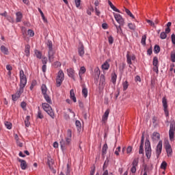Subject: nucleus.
Instances as JSON below:
<instances>
[{
    "label": "nucleus",
    "instance_id": "f257e3e1",
    "mask_svg": "<svg viewBox=\"0 0 175 175\" xmlns=\"http://www.w3.org/2000/svg\"><path fill=\"white\" fill-rule=\"evenodd\" d=\"M46 47H48V58L49 62H53L54 61V55L55 54V51L53 49V42L51 40H48L46 42Z\"/></svg>",
    "mask_w": 175,
    "mask_h": 175
},
{
    "label": "nucleus",
    "instance_id": "f03ea898",
    "mask_svg": "<svg viewBox=\"0 0 175 175\" xmlns=\"http://www.w3.org/2000/svg\"><path fill=\"white\" fill-rule=\"evenodd\" d=\"M70 142H72V130L68 129L67 131V136L66 137V142L62 139L60 141L61 147H65V145L69 146L70 144Z\"/></svg>",
    "mask_w": 175,
    "mask_h": 175
},
{
    "label": "nucleus",
    "instance_id": "7ed1b4c3",
    "mask_svg": "<svg viewBox=\"0 0 175 175\" xmlns=\"http://www.w3.org/2000/svg\"><path fill=\"white\" fill-rule=\"evenodd\" d=\"M42 107L43 110H44V111H46V113H47V114H49V116H50L51 118H55V116L54 115V111H53V109L51 108L50 105L44 103H42Z\"/></svg>",
    "mask_w": 175,
    "mask_h": 175
},
{
    "label": "nucleus",
    "instance_id": "20e7f679",
    "mask_svg": "<svg viewBox=\"0 0 175 175\" xmlns=\"http://www.w3.org/2000/svg\"><path fill=\"white\" fill-rule=\"evenodd\" d=\"M65 79V74H64V71L62 70H59L57 72V75L56 77V85L57 87H61V84H62V81H64Z\"/></svg>",
    "mask_w": 175,
    "mask_h": 175
},
{
    "label": "nucleus",
    "instance_id": "39448f33",
    "mask_svg": "<svg viewBox=\"0 0 175 175\" xmlns=\"http://www.w3.org/2000/svg\"><path fill=\"white\" fill-rule=\"evenodd\" d=\"M20 87L21 88H25V85H27V77L23 70H20Z\"/></svg>",
    "mask_w": 175,
    "mask_h": 175
},
{
    "label": "nucleus",
    "instance_id": "423d86ee",
    "mask_svg": "<svg viewBox=\"0 0 175 175\" xmlns=\"http://www.w3.org/2000/svg\"><path fill=\"white\" fill-rule=\"evenodd\" d=\"M145 152L146 157L150 159L151 158V144L148 139H146L145 142Z\"/></svg>",
    "mask_w": 175,
    "mask_h": 175
},
{
    "label": "nucleus",
    "instance_id": "0eeeda50",
    "mask_svg": "<svg viewBox=\"0 0 175 175\" xmlns=\"http://www.w3.org/2000/svg\"><path fill=\"white\" fill-rule=\"evenodd\" d=\"M24 92V88H19V90L16 91V94L12 95V100H17L18 98L21 96V94Z\"/></svg>",
    "mask_w": 175,
    "mask_h": 175
},
{
    "label": "nucleus",
    "instance_id": "6e6552de",
    "mask_svg": "<svg viewBox=\"0 0 175 175\" xmlns=\"http://www.w3.org/2000/svg\"><path fill=\"white\" fill-rule=\"evenodd\" d=\"M113 15L115 20L117 21V23H118V24H120V25H124V24H125V21L121 14L113 13Z\"/></svg>",
    "mask_w": 175,
    "mask_h": 175
},
{
    "label": "nucleus",
    "instance_id": "1a4fd4ad",
    "mask_svg": "<svg viewBox=\"0 0 175 175\" xmlns=\"http://www.w3.org/2000/svg\"><path fill=\"white\" fill-rule=\"evenodd\" d=\"M162 154V141H159L156 147L157 158H159V155Z\"/></svg>",
    "mask_w": 175,
    "mask_h": 175
},
{
    "label": "nucleus",
    "instance_id": "9d476101",
    "mask_svg": "<svg viewBox=\"0 0 175 175\" xmlns=\"http://www.w3.org/2000/svg\"><path fill=\"white\" fill-rule=\"evenodd\" d=\"M165 151L167 154V157H170V155H172V152H173V150H172V146L170 145L169 142H165Z\"/></svg>",
    "mask_w": 175,
    "mask_h": 175
},
{
    "label": "nucleus",
    "instance_id": "9b49d317",
    "mask_svg": "<svg viewBox=\"0 0 175 175\" xmlns=\"http://www.w3.org/2000/svg\"><path fill=\"white\" fill-rule=\"evenodd\" d=\"M136 59V57L135 55H129V53L126 54V62L129 65H132V61H135ZM129 68H131V66H129Z\"/></svg>",
    "mask_w": 175,
    "mask_h": 175
},
{
    "label": "nucleus",
    "instance_id": "f8f14e48",
    "mask_svg": "<svg viewBox=\"0 0 175 175\" xmlns=\"http://www.w3.org/2000/svg\"><path fill=\"white\" fill-rule=\"evenodd\" d=\"M110 59H107L106 60L103 65L101 66V68L103 69V70H109V69L110 68Z\"/></svg>",
    "mask_w": 175,
    "mask_h": 175
},
{
    "label": "nucleus",
    "instance_id": "ddd939ff",
    "mask_svg": "<svg viewBox=\"0 0 175 175\" xmlns=\"http://www.w3.org/2000/svg\"><path fill=\"white\" fill-rule=\"evenodd\" d=\"M78 53H79V55H80V57H83L84 55V45L83 44V43H79V46L78 48Z\"/></svg>",
    "mask_w": 175,
    "mask_h": 175
},
{
    "label": "nucleus",
    "instance_id": "4468645a",
    "mask_svg": "<svg viewBox=\"0 0 175 175\" xmlns=\"http://www.w3.org/2000/svg\"><path fill=\"white\" fill-rule=\"evenodd\" d=\"M18 162L21 163V168L22 170H25L27 167V161L21 159H18Z\"/></svg>",
    "mask_w": 175,
    "mask_h": 175
},
{
    "label": "nucleus",
    "instance_id": "2eb2a0df",
    "mask_svg": "<svg viewBox=\"0 0 175 175\" xmlns=\"http://www.w3.org/2000/svg\"><path fill=\"white\" fill-rule=\"evenodd\" d=\"M151 137L153 142H158V140H159L161 138V135H159V133L154 132Z\"/></svg>",
    "mask_w": 175,
    "mask_h": 175
},
{
    "label": "nucleus",
    "instance_id": "dca6fc26",
    "mask_svg": "<svg viewBox=\"0 0 175 175\" xmlns=\"http://www.w3.org/2000/svg\"><path fill=\"white\" fill-rule=\"evenodd\" d=\"M87 72V70L85 69V67L81 66L80 68L79 72V77L80 80H83V75Z\"/></svg>",
    "mask_w": 175,
    "mask_h": 175
},
{
    "label": "nucleus",
    "instance_id": "f3484780",
    "mask_svg": "<svg viewBox=\"0 0 175 175\" xmlns=\"http://www.w3.org/2000/svg\"><path fill=\"white\" fill-rule=\"evenodd\" d=\"M16 23H21V20H23V13L21 12H18L16 13Z\"/></svg>",
    "mask_w": 175,
    "mask_h": 175
},
{
    "label": "nucleus",
    "instance_id": "a211bd4d",
    "mask_svg": "<svg viewBox=\"0 0 175 175\" xmlns=\"http://www.w3.org/2000/svg\"><path fill=\"white\" fill-rule=\"evenodd\" d=\"M68 76L71 79H75V70L73 68L67 69Z\"/></svg>",
    "mask_w": 175,
    "mask_h": 175
},
{
    "label": "nucleus",
    "instance_id": "6ab92c4d",
    "mask_svg": "<svg viewBox=\"0 0 175 175\" xmlns=\"http://www.w3.org/2000/svg\"><path fill=\"white\" fill-rule=\"evenodd\" d=\"M0 50H1V53H3V54H4L5 55H8L9 54V49L3 45H2L0 47Z\"/></svg>",
    "mask_w": 175,
    "mask_h": 175
},
{
    "label": "nucleus",
    "instance_id": "aec40b11",
    "mask_svg": "<svg viewBox=\"0 0 175 175\" xmlns=\"http://www.w3.org/2000/svg\"><path fill=\"white\" fill-rule=\"evenodd\" d=\"M109 109H107V111H105L104 115L102 117V122H106V121H107V118H109Z\"/></svg>",
    "mask_w": 175,
    "mask_h": 175
},
{
    "label": "nucleus",
    "instance_id": "412c9836",
    "mask_svg": "<svg viewBox=\"0 0 175 175\" xmlns=\"http://www.w3.org/2000/svg\"><path fill=\"white\" fill-rule=\"evenodd\" d=\"M70 99H72V100H73V102H75V103H76V102H77V100L76 99V96L75 94V90L73 89L70 91Z\"/></svg>",
    "mask_w": 175,
    "mask_h": 175
},
{
    "label": "nucleus",
    "instance_id": "4be33fe9",
    "mask_svg": "<svg viewBox=\"0 0 175 175\" xmlns=\"http://www.w3.org/2000/svg\"><path fill=\"white\" fill-rule=\"evenodd\" d=\"M106 84V81L105 79V75H100V85L103 88L105 87V85Z\"/></svg>",
    "mask_w": 175,
    "mask_h": 175
},
{
    "label": "nucleus",
    "instance_id": "5701e85b",
    "mask_svg": "<svg viewBox=\"0 0 175 175\" xmlns=\"http://www.w3.org/2000/svg\"><path fill=\"white\" fill-rule=\"evenodd\" d=\"M111 81L113 84H116L117 81V74L116 72L111 74Z\"/></svg>",
    "mask_w": 175,
    "mask_h": 175
},
{
    "label": "nucleus",
    "instance_id": "b1692460",
    "mask_svg": "<svg viewBox=\"0 0 175 175\" xmlns=\"http://www.w3.org/2000/svg\"><path fill=\"white\" fill-rule=\"evenodd\" d=\"M48 165H49V169H51V170H53V165L54 163V161L53 160V159H48Z\"/></svg>",
    "mask_w": 175,
    "mask_h": 175
},
{
    "label": "nucleus",
    "instance_id": "393cba45",
    "mask_svg": "<svg viewBox=\"0 0 175 175\" xmlns=\"http://www.w3.org/2000/svg\"><path fill=\"white\" fill-rule=\"evenodd\" d=\"M41 90H42V94L44 96L47 95V87L46 86V85H42L41 87Z\"/></svg>",
    "mask_w": 175,
    "mask_h": 175
},
{
    "label": "nucleus",
    "instance_id": "a878e982",
    "mask_svg": "<svg viewBox=\"0 0 175 175\" xmlns=\"http://www.w3.org/2000/svg\"><path fill=\"white\" fill-rule=\"evenodd\" d=\"M31 49V46H29V44H27L25 46V55L27 57H29V49Z\"/></svg>",
    "mask_w": 175,
    "mask_h": 175
},
{
    "label": "nucleus",
    "instance_id": "bb28decb",
    "mask_svg": "<svg viewBox=\"0 0 175 175\" xmlns=\"http://www.w3.org/2000/svg\"><path fill=\"white\" fill-rule=\"evenodd\" d=\"M162 103L163 106V109H167V100L165 97H163L162 99Z\"/></svg>",
    "mask_w": 175,
    "mask_h": 175
},
{
    "label": "nucleus",
    "instance_id": "cd10ccee",
    "mask_svg": "<svg viewBox=\"0 0 175 175\" xmlns=\"http://www.w3.org/2000/svg\"><path fill=\"white\" fill-rule=\"evenodd\" d=\"M169 137L171 142H173V140H174V131H169Z\"/></svg>",
    "mask_w": 175,
    "mask_h": 175
},
{
    "label": "nucleus",
    "instance_id": "c85d7f7f",
    "mask_svg": "<svg viewBox=\"0 0 175 175\" xmlns=\"http://www.w3.org/2000/svg\"><path fill=\"white\" fill-rule=\"evenodd\" d=\"M82 95L85 98H87V96H88V90H87V88H83V89H82Z\"/></svg>",
    "mask_w": 175,
    "mask_h": 175
},
{
    "label": "nucleus",
    "instance_id": "c756f323",
    "mask_svg": "<svg viewBox=\"0 0 175 175\" xmlns=\"http://www.w3.org/2000/svg\"><path fill=\"white\" fill-rule=\"evenodd\" d=\"M114 25H115V27L116 28V31H117L118 33H120V34L122 33V29H121V26L122 25H120L118 26V25H116V23H114Z\"/></svg>",
    "mask_w": 175,
    "mask_h": 175
},
{
    "label": "nucleus",
    "instance_id": "7c9ffc66",
    "mask_svg": "<svg viewBox=\"0 0 175 175\" xmlns=\"http://www.w3.org/2000/svg\"><path fill=\"white\" fill-rule=\"evenodd\" d=\"M122 85H123V91H126V90H128V88L129 87L128 81H125L124 82H123Z\"/></svg>",
    "mask_w": 175,
    "mask_h": 175
},
{
    "label": "nucleus",
    "instance_id": "2f4dec72",
    "mask_svg": "<svg viewBox=\"0 0 175 175\" xmlns=\"http://www.w3.org/2000/svg\"><path fill=\"white\" fill-rule=\"evenodd\" d=\"M31 118V117L29 116H27L26 117V119L25 120V126L28 127L29 126V125L31 124V123L29 122V119Z\"/></svg>",
    "mask_w": 175,
    "mask_h": 175
},
{
    "label": "nucleus",
    "instance_id": "473e14b6",
    "mask_svg": "<svg viewBox=\"0 0 175 175\" xmlns=\"http://www.w3.org/2000/svg\"><path fill=\"white\" fill-rule=\"evenodd\" d=\"M44 98L45 100L47 102V103H49L50 105H51V103H52L51 98H50V96H49L48 94L44 95Z\"/></svg>",
    "mask_w": 175,
    "mask_h": 175
},
{
    "label": "nucleus",
    "instance_id": "72a5a7b5",
    "mask_svg": "<svg viewBox=\"0 0 175 175\" xmlns=\"http://www.w3.org/2000/svg\"><path fill=\"white\" fill-rule=\"evenodd\" d=\"M139 165V159H134L132 166L134 167H137V165Z\"/></svg>",
    "mask_w": 175,
    "mask_h": 175
},
{
    "label": "nucleus",
    "instance_id": "f704fd0d",
    "mask_svg": "<svg viewBox=\"0 0 175 175\" xmlns=\"http://www.w3.org/2000/svg\"><path fill=\"white\" fill-rule=\"evenodd\" d=\"M128 27L131 31H135V29H136V25L134 23H129Z\"/></svg>",
    "mask_w": 175,
    "mask_h": 175
},
{
    "label": "nucleus",
    "instance_id": "c9c22d12",
    "mask_svg": "<svg viewBox=\"0 0 175 175\" xmlns=\"http://www.w3.org/2000/svg\"><path fill=\"white\" fill-rule=\"evenodd\" d=\"M159 51H161V47H159V45H155L154 47V53L158 54Z\"/></svg>",
    "mask_w": 175,
    "mask_h": 175
},
{
    "label": "nucleus",
    "instance_id": "e433bc0d",
    "mask_svg": "<svg viewBox=\"0 0 175 175\" xmlns=\"http://www.w3.org/2000/svg\"><path fill=\"white\" fill-rule=\"evenodd\" d=\"M4 124L7 129H12V123L10 122L5 121Z\"/></svg>",
    "mask_w": 175,
    "mask_h": 175
},
{
    "label": "nucleus",
    "instance_id": "4c0bfd02",
    "mask_svg": "<svg viewBox=\"0 0 175 175\" xmlns=\"http://www.w3.org/2000/svg\"><path fill=\"white\" fill-rule=\"evenodd\" d=\"M147 39V36L144 35L142 37L141 43L143 44V46H146V40Z\"/></svg>",
    "mask_w": 175,
    "mask_h": 175
},
{
    "label": "nucleus",
    "instance_id": "58836bf2",
    "mask_svg": "<svg viewBox=\"0 0 175 175\" xmlns=\"http://www.w3.org/2000/svg\"><path fill=\"white\" fill-rule=\"evenodd\" d=\"M94 75L95 76H97V77H99V76H100V70H99V68H96L94 69Z\"/></svg>",
    "mask_w": 175,
    "mask_h": 175
},
{
    "label": "nucleus",
    "instance_id": "ea45409f",
    "mask_svg": "<svg viewBox=\"0 0 175 175\" xmlns=\"http://www.w3.org/2000/svg\"><path fill=\"white\" fill-rule=\"evenodd\" d=\"M170 58L172 62H175V51L171 52Z\"/></svg>",
    "mask_w": 175,
    "mask_h": 175
},
{
    "label": "nucleus",
    "instance_id": "a19ab883",
    "mask_svg": "<svg viewBox=\"0 0 175 175\" xmlns=\"http://www.w3.org/2000/svg\"><path fill=\"white\" fill-rule=\"evenodd\" d=\"M107 151V144H105L104 146H103V149H102V152L103 154V155H105V154H106Z\"/></svg>",
    "mask_w": 175,
    "mask_h": 175
},
{
    "label": "nucleus",
    "instance_id": "79ce46f5",
    "mask_svg": "<svg viewBox=\"0 0 175 175\" xmlns=\"http://www.w3.org/2000/svg\"><path fill=\"white\" fill-rule=\"evenodd\" d=\"M75 125H76L78 131H80V129H81V122H80V121L77 120L75 122Z\"/></svg>",
    "mask_w": 175,
    "mask_h": 175
},
{
    "label": "nucleus",
    "instance_id": "37998d69",
    "mask_svg": "<svg viewBox=\"0 0 175 175\" xmlns=\"http://www.w3.org/2000/svg\"><path fill=\"white\" fill-rule=\"evenodd\" d=\"M125 12H126V14H128V16L131 17V18H135V16H133L132 14V12H131V11L129 10H128L127 8H125Z\"/></svg>",
    "mask_w": 175,
    "mask_h": 175
},
{
    "label": "nucleus",
    "instance_id": "c03bdc74",
    "mask_svg": "<svg viewBox=\"0 0 175 175\" xmlns=\"http://www.w3.org/2000/svg\"><path fill=\"white\" fill-rule=\"evenodd\" d=\"M27 35H29V36L32 38V37L35 36V32H33V31L32 29H29L27 31Z\"/></svg>",
    "mask_w": 175,
    "mask_h": 175
},
{
    "label": "nucleus",
    "instance_id": "a18cd8bd",
    "mask_svg": "<svg viewBox=\"0 0 175 175\" xmlns=\"http://www.w3.org/2000/svg\"><path fill=\"white\" fill-rule=\"evenodd\" d=\"M160 38L163 40L166 39V38H167V34L165 31H163L160 34Z\"/></svg>",
    "mask_w": 175,
    "mask_h": 175
},
{
    "label": "nucleus",
    "instance_id": "49530a36",
    "mask_svg": "<svg viewBox=\"0 0 175 175\" xmlns=\"http://www.w3.org/2000/svg\"><path fill=\"white\" fill-rule=\"evenodd\" d=\"M35 54L37 57V58H39V59H40V58H42V53L38 50L35 51Z\"/></svg>",
    "mask_w": 175,
    "mask_h": 175
},
{
    "label": "nucleus",
    "instance_id": "de8ad7c7",
    "mask_svg": "<svg viewBox=\"0 0 175 175\" xmlns=\"http://www.w3.org/2000/svg\"><path fill=\"white\" fill-rule=\"evenodd\" d=\"M167 166V163H166V161H163L161 165V169H163V170H165Z\"/></svg>",
    "mask_w": 175,
    "mask_h": 175
},
{
    "label": "nucleus",
    "instance_id": "09e8293b",
    "mask_svg": "<svg viewBox=\"0 0 175 175\" xmlns=\"http://www.w3.org/2000/svg\"><path fill=\"white\" fill-rule=\"evenodd\" d=\"M153 66H158V57H153Z\"/></svg>",
    "mask_w": 175,
    "mask_h": 175
},
{
    "label": "nucleus",
    "instance_id": "8fccbe9b",
    "mask_svg": "<svg viewBox=\"0 0 175 175\" xmlns=\"http://www.w3.org/2000/svg\"><path fill=\"white\" fill-rule=\"evenodd\" d=\"M108 42L109 44H113V43L114 42V38H113V36H110L108 37Z\"/></svg>",
    "mask_w": 175,
    "mask_h": 175
},
{
    "label": "nucleus",
    "instance_id": "3c124183",
    "mask_svg": "<svg viewBox=\"0 0 175 175\" xmlns=\"http://www.w3.org/2000/svg\"><path fill=\"white\" fill-rule=\"evenodd\" d=\"M146 23L150 25V27H155V23L152 22V21L147 19Z\"/></svg>",
    "mask_w": 175,
    "mask_h": 175
},
{
    "label": "nucleus",
    "instance_id": "603ef678",
    "mask_svg": "<svg viewBox=\"0 0 175 175\" xmlns=\"http://www.w3.org/2000/svg\"><path fill=\"white\" fill-rule=\"evenodd\" d=\"M76 8H80V5H81V0H75Z\"/></svg>",
    "mask_w": 175,
    "mask_h": 175
},
{
    "label": "nucleus",
    "instance_id": "864d4df0",
    "mask_svg": "<svg viewBox=\"0 0 175 175\" xmlns=\"http://www.w3.org/2000/svg\"><path fill=\"white\" fill-rule=\"evenodd\" d=\"M53 66H54V68H59V66H61V62H55L53 63Z\"/></svg>",
    "mask_w": 175,
    "mask_h": 175
},
{
    "label": "nucleus",
    "instance_id": "5fc2aeb1",
    "mask_svg": "<svg viewBox=\"0 0 175 175\" xmlns=\"http://www.w3.org/2000/svg\"><path fill=\"white\" fill-rule=\"evenodd\" d=\"M170 131H175L174 123L172 122L170 125Z\"/></svg>",
    "mask_w": 175,
    "mask_h": 175
},
{
    "label": "nucleus",
    "instance_id": "6e6d98bb",
    "mask_svg": "<svg viewBox=\"0 0 175 175\" xmlns=\"http://www.w3.org/2000/svg\"><path fill=\"white\" fill-rule=\"evenodd\" d=\"M47 57H43L42 59V62L43 65H46L47 64Z\"/></svg>",
    "mask_w": 175,
    "mask_h": 175
},
{
    "label": "nucleus",
    "instance_id": "4d7b16f0",
    "mask_svg": "<svg viewBox=\"0 0 175 175\" xmlns=\"http://www.w3.org/2000/svg\"><path fill=\"white\" fill-rule=\"evenodd\" d=\"M38 118H40L41 120L43 118V114H42V111H40V110L38 111Z\"/></svg>",
    "mask_w": 175,
    "mask_h": 175
},
{
    "label": "nucleus",
    "instance_id": "13d9d810",
    "mask_svg": "<svg viewBox=\"0 0 175 175\" xmlns=\"http://www.w3.org/2000/svg\"><path fill=\"white\" fill-rule=\"evenodd\" d=\"M139 154H144V150L143 149V146H139Z\"/></svg>",
    "mask_w": 175,
    "mask_h": 175
},
{
    "label": "nucleus",
    "instance_id": "bf43d9fd",
    "mask_svg": "<svg viewBox=\"0 0 175 175\" xmlns=\"http://www.w3.org/2000/svg\"><path fill=\"white\" fill-rule=\"evenodd\" d=\"M171 39L173 44H175V34L173 33L171 36Z\"/></svg>",
    "mask_w": 175,
    "mask_h": 175
},
{
    "label": "nucleus",
    "instance_id": "052dcab7",
    "mask_svg": "<svg viewBox=\"0 0 175 175\" xmlns=\"http://www.w3.org/2000/svg\"><path fill=\"white\" fill-rule=\"evenodd\" d=\"M126 152L127 154H131L132 152V147L131 146H128L126 149Z\"/></svg>",
    "mask_w": 175,
    "mask_h": 175
},
{
    "label": "nucleus",
    "instance_id": "680f3d73",
    "mask_svg": "<svg viewBox=\"0 0 175 175\" xmlns=\"http://www.w3.org/2000/svg\"><path fill=\"white\" fill-rule=\"evenodd\" d=\"M144 144V135L143 134V135H142L141 144H140V146H142V147H143Z\"/></svg>",
    "mask_w": 175,
    "mask_h": 175
},
{
    "label": "nucleus",
    "instance_id": "e2e57ef3",
    "mask_svg": "<svg viewBox=\"0 0 175 175\" xmlns=\"http://www.w3.org/2000/svg\"><path fill=\"white\" fill-rule=\"evenodd\" d=\"M6 18L8 21H10V23H13V18H12V16H7Z\"/></svg>",
    "mask_w": 175,
    "mask_h": 175
},
{
    "label": "nucleus",
    "instance_id": "0e129e2a",
    "mask_svg": "<svg viewBox=\"0 0 175 175\" xmlns=\"http://www.w3.org/2000/svg\"><path fill=\"white\" fill-rule=\"evenodd\" d=\"M21 106L22 109H25V107H27V103L23 101L21 103Z\"/></svg>",
    "mask_w": 175,
    "mask_h": 175
},
{
    "label": "nucleus",
    "instance_id": "69168bd1",
    "mask_svg": "<svg viewBox=\"0 0 175 175\" xmlns=\"http://www.w3.org/2000/svg\"><path fill=\"white\" fill-rule=\"evenodd\" d=\"M164 109V113L165 114L166 117H169V111L167 110V108H163Z\"/></svg>",
    "mask_w": 175,
    "mask_h": 175
},
{
    "label": "nucleus",
    "instance_id": "338daca9",
    "mask_svg": "<svg viewBox=\"0 0 175 175\" xmlns=\"http://www.w3.org/2000/svg\"><path fill=\"white\" fill-rule=\"evenodd\" d=\"M153 70H154V72L159 73V70H158V66H154Z\"/></svg>",
    "mask_w": 175,
    "mask_h": 175
},
{
    "label": "nucleus",
    "instance_id": "774afa93",
    "mask_svg": "<svg viewBox=\"0 0 175 175\" xmlns=\"http://www.w3.org/2000/svg\"><path fill=\"white\" fill-rule=\"evenodd\" d=\"M135 81H139L140 83V81H142V78H140V76L137 75L135 77Z\"/></svg>",
    "mask_w": 175,
    "mask_h": 175
}]
</instances>
